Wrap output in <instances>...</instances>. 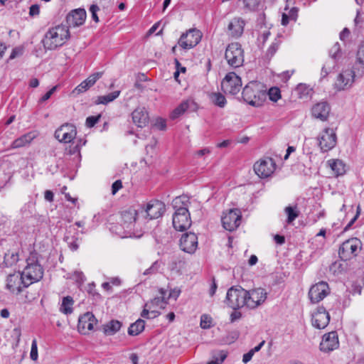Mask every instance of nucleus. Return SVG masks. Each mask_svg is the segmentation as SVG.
<instances>
[{
    "label": "nucleus",
    "instance_id": "obj_1",
    "mask_svg": "<svg viewBox=\"0 0 364 364\" xmlns=\"http://www.w3.org/2000/svg\"><path fill=\"white\" fill-rule=\"evenodd\" d=\"M190 202L185 196H179L174 199L173 207L175 212L173 215L172 223L176 230L183 232L191 225V214L188 211Z\"/></svg>",
    "mask_w": 364,
    "mask_h": 364
},
{
    "label": "nucleus",
    "instance_id": "obj_2",
    "mask_svg": "<svg viewBox=\"0 0 364 364\" xmlns=\"http://www.w3.org/2000/svg\"><path fill=\"white\" fill-rule=\"evenodd\" d=\"M70 37L68 26L58 25L49 28L42 40V43L45 50H53L63 46Z\"/></svg>",
    "mask_w": 364,
    "mask_h": 364
},
{
    "label": "nucleus",
    "instance_id": "obj_3",
    "mask_svg": "<svg viewBox=\"0 0 364 364\" xmlns=\"http://www.w3.org/2000/svg\"><path fill=\"white\" fill-rule=\"evenodd\" d=\"M242 96L248 105L259 107L263 105L267 97V90L264 85L257 81H251L242 90Z\"/></svg>",
    "mask_w": 364,
    "mask_h": 364
},
{
    "label": "nucleus",
    "instance_id": "obj_4",
    "mask_svg": "<svg viewBox=\"0 0 364 364\" xmlns=\"http://www.w3.org/2000/svg\"><path fill=\"white\" fill-rule=\"evenodd\" d=\"M362 242L357 237L344 241L339 247L338 256L343 261H348L356 257L361 250Z\"/></svg>",
    "mask_w": 364,
    "mask_h": 364
},
{
    "label": "nucleus",
    "instance_id": "obj_5",
    "mask_svg": "<svg viewBox=\"0 0 364 364\" xmlns=\"http://www.w3.org/2000/svg\"><path fill=\"white\" fill-rule=\"evenodd\" d=\"M247 290L241 287H232L227 292L226 302L228 306L237 310L243 306H246Z\"/></svg>",
    "mask_w": 364,
    "mask_h": 364
},
{
    "label": "nucleus",
    "instance_id": "obj_6",
    "mask_svg": "<svg viewBox=\"0 0 364 364\" xmlns=\"http://www.w3.org/2000/svg\"><path fill=\"white\" fill-rule=\"evenodd\" d=\"M225 58L228 64L234 68H239L244 63V51L239 43H230L225 50Z\"/></svg>",
    "mask_w": 364,
    "mask_h": 364
},
{
    "label": "nucleus",
    "instance_id": "obj_7",
    "mask_svg": "<svg viewBox=\"0 0 364 364\" xmlns=\"http://www.w3.org/2000/svg\"><path fill=\"white\" fill-rule=\"evenodd\" d=\"M27 281L20 271L9 274L6 279V289L12 294H19L28 287Z\"/></svg>",
    "mask_w": 364,
    "mask_h": 364
},
{
    "label": "nucleus",
    "instance_id": "obj_8",
    "mask_svg": "<svg viewBox=\"0 0 364 364\" xmlns=\"http://www.w3.org/2000/svg\"><path fill=\"white\" fill-rule=\"evenodd\" d=\"M202 38L201 32L196 28H191L183 33L178 39V46L184 50H189L196 46Z\"/></svg>",
    "mask_w": 364,
    "mask_h": 364
},
{
    "label": "nucleus",
    "instance_id": "obj_9",
    "mask_svg": "<svg viewBox=\"0 0 364 364\" xmlns=\"http://www.w3.org/2000/svg\"><path fill=\"white\" fill-rule=\"evenodd\" d=\"M241 87V78L234 72L228 73L221 82L222 90L225 94L235 95L240 92Z\"/></svg>",
    "mask_w": 364,
    "mask_h": 364
},
{
    "label": "nucleus",
    "instance_id": "obj_10",
    "mask_svg": "<svg viewBox=\"0 0 364 364\" xmlns=\"http://www.w3.org/2000/svg\"><path fill=\"white\" fill-rule=\"evenodd\" d=\"M318 146L322 152H327L335 147L337 136L333 129L326 128L318 136Z\"/></svg>",
    "mask_w": 364,
    "mask_h": 364
},
{
    "label": "nucleus",
    "instance_id": "obj_11",
    "mask_svg": "<svg viewBox=\"0 0 364 364\" xmlns=\"http://www.w3.org/2000/svg\"><path fill=\"white\" fill-rule=\"evenodd\" d=\"M329 294L330 288L328 284L326 282L321 281L311 287L308 294L311 302L317 304Z\"/></svg>",
    "mask_w": 364,
    "mask_h": 364
},
{
    "label": "nucleus",
    "instance_id": "obj_12",
    "mask_svg": "<svg viewBox=\"0 0 364 364\" xmlns=\"http://www.w3.org/2000/svg\"><path fill=\"white\" fill-rule=\"evenodd\" d=\"M242 214L239 209H230L221 218L223 228L232 232L240 225Z\"/></svg>",
    "mask_w": 364,
    "mask_h": 364
},
{
    "label": "nucleus",
    "instance_id": "obj_13",
    "mask_svg": "<svg viewBox=\"0 0 364 364\" xmlns=\"http://www.w3.org/2000/svg\"><path fill=\"white\" fill-rule=\"evenodd\" d=\"M54 135L60 142L70 143L76 137L77 129L75 125L65 123L55 130Z\"/></svg>",
    "mask_w": 364,
    "mask_h": 364
},
{
    "label": "nucleus",
    "instance_id": "obj_14",
    "mask_svg": "<svg viewBox=\"0 0 364 364\" xmlns=\"http://www.w3.org/2000/svg\"><path fill=\"white\" fill-rule=\"evenodd\" d=\"M246 306L249 309H255L264 302L267 299V292L264 289L257 288L247 291Z\"/></svg>",
    "mask_w": 364,
    "mask_h": 364
},
{
    "label": "nucleus",
    "instance_id": "obj_15",
    "mask_svg": "<svg viewBox=\"0 0 364 364\" xmlns=\"http://www.w3.org/2000/svg\"><path fill=\"white\" fill-rule=\"evenodd\" d=\"M198 237L192 232L183 233L180 239L181 250L185 252L193 254L198 248Z\"/></svg>",
    "mask_w": 364,
    "mask_h": 364
},
{
    "label": "nucleus",
    "instance_id": "obj_16",
    "mask_svg": "<svg viewBox=\"0 0 364 364\" xmlns=\"http://www.w3.org/2000/svg\"><path fill=\"white\" fill-rule=\"evenodd\" d=\"M22 275L25 277L28 286L39 282L43 277L44 270L41 265H26L22 272Z\"/></svg>",
    "mask_w": 364,
    "mask_h": 364
},
{
    "label": "nucleus",
    "instance_id": "obj_17",
    "mask_svg": "<svg viewBox=\"0 0 364 364\" xmlns=\"http://www.w3.org/2000/svg\"><path fill=\"white\" fill-rule=\"evenodd\" d=\"M339 346L338 337L336 331H331L322 337L319 348L322 352L329 353Z\"/></svg>",
    "mask_w": 364,
    "mask_h": 364
},
{
    "label": "nucleus",
    "instance_id": "obj_18",
    "mask_svg": "<svg viewBox=\"0 0 364 364\" xmlns=\"http://www.w3.org/2000/svg\"><path fill=\"white\" fill-rule=\"evenodd\" d=\"M165 210L164 203L158 200H151L146 204L144 210L145 217H148L150 220L157 219L163 215Z\"/></svg>",
    "mask_w": 364,
    "mask_h": 364
},
{
    "label": "nucleus",
    "instance_id": "obj_19",
    "mask_svg": "<svg viewBox=\"0 0 364 364\" xmlns=\"http://www.w3.org/2000/svg\"><path fill=\"white\" fill-rule=\"evenodd\" d=\"M330 321V315L323 306H318L312 315V325L318 329L325 328Z\"/></svg>",
    "mask_w": 364,
    "mask_h": 364
},
{
    "label": "nucleus",
    "instance_id": "obj_20",
    "mask_svg": "<svg viewBox=\"0 0 364 364\" xmlns=\"http://www.w3.org/2000/svg\"><path fill=\"white\" fill-rule=\"evenodd\" d=\"M254 171L260 178H267L274 171V162L272 159L261 160L254 164Z\"/></svg>",
    "mask_w": 364,
    "mask_h": 364
},
{
    "label": "nucleus",
    "instance_id": "obj_21",
    "mask_svg": "<svg viewBox=\"0 0 364 364\" xmlns=\"http://www.w3.org/2000/svg\"><path fill=\"white\" fill-rule=\"evenodd\" d=\"M355 71L350 69L343 70L338 76L336 82V87L339 90L350 88L354 82Z\"/></svg>",
    "mask_w": 364,
    "mask_h": 364
},
{
    "label": "nucleus",
    "instance_id": "obj_22",
    "mask_svg": "<svg viewBox=\"0 0 364 364\" xmlns=\"http://www.w3.org/2000/svg\"><path fill=\"white\" fill-rule=\"evenodd\" d=\"M97 323L94 314L92 312H86L81 315L78 319L77 328L80 333L86 334L92 331Z\"/></svg>",
    "mask_w": 364,
    "mask_h": 364
},
{
    "label": "nucleus",
    "instance_id": "obj_23",
    "mask_svg": "<svg viewBox=\"0 0 364 364\" xmlns=\"http://www.w3.org/2000/svg\"><path fill=\"white\" fill-rule=\"evenodd\" d=\"M86 19V11L84 9L72 10L66 16V26L77 27L82 26Z\"/></svg>",
    "mask_w": 364,
    "mask_h": 364
},
{
    "label": "nucleus",
    "instance_id": "obj_24",
    "mask_svg": "<svg viewBox=\"0 0 364 364\" xmlns=\"http://www.w3.org/2000/svg\"><path fill=\"white\" fill-rule=\"evenodd\" d=\"M136 215V210L133 208L124 210L120 215V222L122 223V225H124L126 231L130 232L133 235H134V228L135 225Z\"/></svg>",
    "mask_w": 364,
    "mask_h": 364
},
{
    "label": "nucleus",
    "instance_id": "obj_25",
    "mask_svg": "<svg viewBox=\"0 0 364 364\" xmlns=\"http://www.w3.org/2000/svg\"><path fill=\"white\" fill-rule=\"evenodd\" d=\"M245 22L242 18H234L228 26V33L232 38H237L244 31Z\"/></svg>",
    "mask_w": 364,
    "mask_h": 364
},
{
    "label": "nucleus",
    "instance_id": "obj_26",
    "mask_svg": "<svg viewBox=\"0 0 364 364\" xmlns=\"http://www.w3.org/2000/svg\"><path fill=\"white\" fill-rule=\"evenodd\" d=\"M331 111V107L327 102H320L313 106L312 116L321 121L327 120Z\"/></svg>",
    "mask_w": 364,
    "mask_h": 364
},
{
    "label": "nucleus",
    "instance_id": "obj_27",
    "mask_svg": "<svg viewBox=\"0 0 364 364\" xmlns=\"http://www.w3.org/2000/svg\"><path fill=\"white\" fill-rule=\"evenodd\" d=\"M133 122L139 127H145L149 122V114L144 107H137L132 114Z\"/></svg>",
    "mask_w": 364,
    "mask_h": 364
},
{
    "label": "nucleus",
    "instance_id": "obj_28",
    "mask_svg": "<svg viewBox=\"0 0 364 364\" xmlns=\"http://www.w3.org/2000/svg\"><path fill=\"white\" fill-rule=\"evenodd\" d=\"M77 235V230L70 226L64 236V241L72 251H76L79 248Z\"/></svg>",
    "mask_w": 364,
    "mask_h": 364
},
{
    "label": "nucleus",
    "instance_id": "obj_29",
    "mask_svg": "<svg viewBox=\"0 0 364 364\" xmlns=\"http://www.w3.org/2000/svg\"><path fill=\"white\" fill-rule=\"evenodd\" d=\"M109 230L116 235H118L119 237L122 238L125 237H132V234L130 232L126 231L124 225H122V223H109Z\"/></svg>",
    "mask_w": 364,
    "mask_h": 364
},
{
    "label": "nucleus",
    "instance_id": "obj_30",
    "mask_svg": "<svg viewBox=\"0 0 364 364\" xmlns=\"http://www.w3.org/2000/svg\"><path fill=\"white\" fill-rule=\"evenodd\" d=\"M328 166L336 176H342L346 173L345 164L340 159H330L327 161Z\"/></svg>",
    "mask_w": 364,
    "mask_h": 364
},
{
    "label": "nucleus",
    "instance_id": "obj_31",
    "mask_svg": "<svg viewBox=\"0 0 364 364\" xmlns=\"http://www.w3.org/2000/svg\"><path fill=\"white\" fill-rule=\"evenodd\" d=\"M34 139V136L31 133L25 134L15 139L11 145L12 149H18L29 144Z\"/></svg>",
    "mask_w": 364,
    "mask_h": 364
},
{
    "label": "nucleus",
    "instance_id": "obj_32",
    "mask_svg": "<svg viewBox=\"0 0 364 364\" xmlns=\"http://www.w3.org/2000/svg\"><path fill=\"white\" fill-rule=\"evenodd\" d=\"M122 327V323L118 320H111L103 326V331L107 336L115 334Z\"/></svg>",
    "mask_w": 364,
    "mask_h": 364
},
{
    "label": "nucleus",
    "instance_id": "obj_33",
    "mask_svg": "<svg viewBox=\"0 0 364 364\" xmlns=\"http://www.w3.org/2000/svg\"><path fill=\"white\" fill-rule=\"evenodd\" d=\"M354 69L359 71L361 70V74H364V43L359 46L356 55V63Z\"/></svg>",
    "mask_w": 364,
    "mask_h": 364
},
{
    "label": "nucleus",
    "instance_id": "obj_34",
    "mask_svg": "<svg viewBox=\"0 0 364 364\" xmlns=\"http://www.w3.org/2000/svg\"><path fill=\"white\" fill-rule=\"evenodd\" d=\"M144 327L145 321L139 318L130 325L128 328V334L129 336H137L144 330Z\"/></svg>",
    "mask_w": 364,
    "mask_h": 364
},
{
    "label": "nucleus",
    "instance_id": "obj_35",
    "mask_svg": "<svg viewBox=\"0 0 364 364\" xmlns=\"http://www.w3.org/2000/svg\"><path fill=\"white\" fill-rule=\"evenodd\" d=\"M18 253L16 251L9 250L4 254V267H9L16 264L18 261Z\"/></svg>",
    "mask_w": 364,
    "mask_h": 364
},
{
    "label": "nucleus",
    "instance_id": "obj_36",
    "mask_svg": "<svg viewBox=\"0 0 364 364\" xmlns=\"http://www.w3.org/2000/svg\"><path fill=\"white\" fill-rule=\"evenodd\" d=\"M120 95L119 90H116L112 92H110L106 95L98 96L97 100L95 101L96 105H107L109 102L114 101L117 99Z\"/></svg>",
    "mask_w": 364,
    "mask_h": 364
},
{
    "label": "nucleus",
    "instance_id": "obj_37",
    "mask_svg": "<svg viewBox=\"0 0 364 364\" xmlns=\"http://www.w3.org/2000/svg\"><path fill=\"white\" fill-rule=\"evenodd\" d=\"M74 304L73 299L70 296L63 297L60 311L64 314L68 315L73 313V305Z\"/></svg>",
    "mask_w": 364,
    "mask_h": 364
},
{
    "label": "nucleus",
    "instance_id": "obj_38",
    "mask_svg": "<svg viewBox=\"0 0 364 364\" xmlns=\"http://www.w3.org/2000/svg\"><path fill=\"white\" fill-rule=\"evenodd\" d=\"M298 16V9L296 7L291 8L288 14L283 13L282 16V25L287 26L290 21H296Z\"/></svg>",
    "mask_w": 364,
    "mask_h": 364
},
{
    "label": "nucleus",
    "instance_id": "obj_39",
    "mask_svg": "<svg viewBox=\"0 0 364 364\" xmlns=\"http://www.w3.org/2000/svg\"><path fill=\"white\" fill-rule=\"evenodd\" d=\"M284 212L287 215V223L289 224L291 223L299 215V210L296 205L294 206H287L284 208Z\"/></svg>",
    "mask_w": 364,
    "mask_h": 364
},
{
    "label": "nucleus",
    "instance_id": "obj_40",
    "mask_svg": "<svg viewBox=\"0 0 364 364\" xmlns=\"http://www.w3.org/2000/svg\"><path fill=\"white\" fill-rule=\"evenodd\" d=\"M159 293L161 294L160 297H155L151 300V304L154 306H159L160 308H165V306L168 304V299L165 297L166 290L161 288L159 289Z\"/></svg>",
    "mask_w": 364,
    "mask_h": 364
},
{
    "label": "nucleus",
    "instance_id": "obj_41",
    "mask_svg": "<svg viewBox=\"0 0 364 364\" xmlns=\"http://www.w3.org/2000/svg\"><path fill=\"white\" fill-rule=\"evenodd\" d=\"M188 108V102H181L171 114V118L174 119L183 114Z\"/></svg>",
    "mask_w": 364,
    "mask_h": 364
},
{
    "label": "nucleus",
    "instance_id": "obj_42",
    "mask_svg": "<svg viewBox=\"0 0 364 364\" xmlns=\"http://www.w3.org/2000/svg\"><path fill=\"white\" fill-rule=\"evenodd\" d=\"M211 100L214 105L220 107H224L227 102L225 96L220 92L213 93L211 95Z\"/></svg>",
    "mask_w": 364,
    "mask_h": 364
},
{
    "label": "nucleus",
    "instance_id": "obj_43",
    "mask_svg": "<svg viewBox=\"0 0 364 364\" xmlns=\"http://www.w3.org/2000/svg\"><path fill=\"white\" fill-rule=\"evenodd\" d=\"M86 141H84L82 144H75V146L70 145L69 148L66 149V151L69 155H76L78 158L80 157V149L82 146L85 145Z\"/></svg>",
    "mask_w": 364,
    "mask_h": 364
},
{
    "label": "nucleus",
    "instance_id": "obj_44",
    "mask_svg": "<svg viewBox=\"0 0 364 364\" xmlns=\"http://www.w3.org/2000/svg\"><path fill=\"white\" fill-rule=\"evenodd\" d=\"M267 94L269 100L273 102H277L278 100L281 98V91L279 88L277 87H271Z\"/></svg>",
    "mask_w": 364,
    "mask_h": 364
},
{
    "label": "nucleus",
    "instance_id": "obj_45",
    "mask_svg": "<svg viewBox=\"0 0 364 364\" xmlns=\"http://www.w3.org/2000/svg\"><path fill=\"white\" fill-rule=\"evenodd\" d=\"M38 254L36 252H31L28 256V257L26 259V265H41L38 260Z\"/></svg>",
    "mask_w": 364,
    "mask_h": 364
},
{
    "label": "nucleus",
    "instance_id": "obj_46",
    "mask_svg": "<svg viewBox=\"0 0 364 364\" xmlns=\"http://www.w3.org/2000/svg\"><path fill=\"white\" fill-rule=\"evenodd\" d=\"M102 75H103V72H97V73H93V74L90 75L84 81L87 83V85L89 87H91L92 85H95V83L97 82V80H99L100 77H102Z\"/></svg>",
    "mask_w": 364,
    "mask_h": 364
},
{
    "label": "nucleus",
    "instance_id": "obj_47",
    "mask_svg": "<svg viewBox=\"0 0 364 364\" xmlns=\"http://www.w3.org/2000/svg\"><path fill=\"white\" fill-rule=\"evenodd\" d=\"M212 318L206 314H203L200 317V327L203 329H208L211 327Z\"/></svg>",
    "mask_w": 364,
    "mask_h": 364
},
{
    "label": "nucleus",
    "instance_id": "obj_48",
    "mask_svg": "<svg viewBox=\"0 0 364 364\" xmlns=\"http://www.w3.org/2000/svg\"><path fill=\"white\" fill-rule=\"evenodd\" d=\"M329 55L333 58L336 59L341 55V46L339 43L336 42L332 48L329 50Z\"/></svg>",
    "mask_w": 364,
    "mask_h": 364
},
{
    "label": "nucleus",
    "instance_id": "obj_49",
    "mask_svg": "<svg viewBox=\"0 0 364 364\" xmlns=\"http://www.w3.org/2000/svg\"><path fill=\"white\" fill-rule=\"evenodd\" d=\"M245 7L250 11H255L257 9L260 0H243Z\"/></svg>",
    "mask_w": 364,
    "mask_h": 364
},
{
    "label": "nucleus",
    "instance_id": "obj_50",
    "mask_svg": "<svg viewBox=\"0 0 364 364\" xmlns=\"http://www.w3.org/2000/svg\"><path fill=\"white\" fill-rule=\"evenodd\" d=\"M161 267V263L159 261H155L151 266L146 269L144 272V275L154 274L158 272L159 268Z\"/></svg>",
    "mask_w": 364,
    "mask_h": 364
},
{
    "label": "nucleus",
    "instance_id": "obj_51",
    "mask_svg": "<svg viewBox=\"0 0 364 364\" xmlns=\"http://www.w3.org/2000/svg\"><path fill=\"white\" fill-rule=\"evenodd\" d=\"M101 118V114H98L97 116H90L86 119V126L87 127H93Z\"/></svg>",
    "mask_w": 364,
    "mask_h": 364
},
{
    "label": "nucleus",
    "instance_id": "obj_52",
    "mask_svg": "<svg viewBox=\"0 0 364 364\" xmlns=\"http://www.w3.org/2000/svg\"><path fill=\"white\" fill-rule=\"evenodd\" d=\"M30 357L33 360H36L38 359V347L36 338L32 341Z\"/></svg>",
    "mask_w": 364,
    "mask_h": 364
},
{
    "label": "nucleus",
    "instance_id": "obj_53",
    "mask_svg": "<svg viewBox=\"0 0 364 364\" xmlns=\"http://www.w3.org/2000/svg\"><path fill=\"white\" fill-rule=\"evenodd\" d=\"M100 10V8L96 4H92L90 7V11L92 14V18L93 21H95L96 23L99 22V18L97 14V12Z\"/></svg>",
    "mask_w": 364,
    "mask_h": 364
},
{
    "label": "nucleus",
    "instance_id": "obj_54",
    "mask_svg": "<svg viewBox=\"0 0 364 364\" xmlns=\"http://www.w3.org/2000/svg\"><path fill=\"white\" fill-rule=\"evenodd\" d=\"M57 87L54 86L50 90H48L44 95H43L40 99L38 102L39 103H43L46 100L50 98L51 95L55 92L56 90Z\"/></svg>",
    "mask_w": 364,
    "mask_h": 364
},
{
    "label": "nucleus",
    "instance_id": "obj_55",
    "mask_svg": "<svg viewBox=\"0 0 364 364\" xmlns=\"http://www.w3.org/2000/svg\"><path fill=\"white\" fill-rule=\"evenodd\" d=\"M90 87L87 85V83L85 81H82L79 85H77L73 92H77V94L82 93L87 91Z\"/></svg>",
    "mask_w": 364,
    "mask_h": 364
},
{
    "label": "nucleus",
    "instance_id": "obj_56",
    "mask_svg": "<svg viewBox=\"0 0 364 364\" xmlns=\"http://www.w3.org/2000/svg\"><path fill=\"white\" fill-rule=\"evenodd\" d=\"M360 212H361V208H360V205H358L357 206L355 215L350 220V221L348 223V224L345 227L344 230H348L353 225V224L356 221V220L359 217Z\"/></svg>",
    "mask_w": 364,
    "mask_h": 364
},
{
    "label": "nucleus",
    "instance_id": "obj_57",
    "mask_svg": "<svg viewBox=\"0 0 364 364\" xmlns=\"http://www.w3.org/2000/svg\"><path fill=\"white\" fill-rule=\"evenodd\" d=\"M279 48V43L277 42H273L271 46L269 47L267 55L269 57H272L274 53L277 52Z\"/></svg>",
    "mask_w": 364,
    "mask_h": 364
},
{
    "label": "nucleus",
    "instance_id": "obj_58",
    "mask_svg": "<svg viewBox=\"0 0 364 364\" xmlns=\"http://www.w3.org/2000/svg\"><path fill=\"white\" fill-rule=\"evenodd\" d=\"M218 355L220 356V360H215L214 359H213L212 360L209 361L207 364H222L228 356V352H221L218 354Z\"/></svg>",
    "mask_w": 364,
    "mask_h": 364
},
{
    "label": "nucleus",
    "instance_id": "obj_59",
    "mask_svg": "<svg viewBox=\"0 0 364 364\" xmlns=\"http://www.w3.org/2000/svg\"><path fill=\"white\" fill-rule=\"evenodd\" d=\"M154 126L159 130H164L166 127V120L162 118L156 119Z\"/></svg>",
    "mask_w": 364,
    "mask_h": 364
},
{
    "label": "nucleus",
    "instance_id": "obj_60",
    "mask_svg": "<svg viewBox=\"0 0 364 364\" xmlns=\"http://www.w3.org/2000/svg\"><path fill=\"white\" fill-rule=\"evenodd\" d=\"M122 188V183L121 180H117L112 183V193L114 195L120 188Z\"/></svg>",
    "mask_w": 364,
    "mask_h": 364
},
{
    "label": "nucleus",
    "instance_id": "obj_61",
    "mask_svg": "<svg viewBox=\"0 0 364 364\" xmlns=\"http://www.w3.org/2000/svg\"><path fill=\"white\" fill-rule=\"evenodd\" d=\"M40 13V8L38 4H33L29 9V15L31 16H38Z\"/></svg>",
    "mask_w": 364,
    "mask_h": 364
},
{
    "label": "nucleus",
    "instance_id": "obj_62",
    "mask_svg": "<svg viewBox=\"0 0 364 364\" xmlns=\"http://www.w3.org/2000/svg\"><path fill=\"white\" fill-rule=\"evenodd\" d=\"M180 294H181L180 289H171L169 292L168 296L166 299H168L169 298H173L175 300H176L178 299V297L179 296Z\"/></svg>",
    "mask_w": 364,
    "mask_h": 364
},
{
    "label": "nucleus",
    "instance_id": "obj_63",
    "mask_svg": "<svg viewBox=\"0 0 364 364\" xmlns=\"http://www.w3.org/2000/svg\"><path fill=\"white\" fill-rule=\"evenodd\" d=\"M242 317V314L240 311H237L236 310L232 312L230 314V322L233 323L235 321L240 319Z\"/></svg>",
    "mask_w": 364,
    "mask_h": 364
},
{
    "label": "nucleus",
    "instance_id": "obj_64",
    "mask_svg": "<svg viewBox=\"0 0 364 364\" xmlns=\"http://www.w3.org/2000/svg\"><path fill=\"white\" fill-rule=\"evenodd\" d=\"M253 355H254V353L251 350H249L247 353H245L243 355V356H242V362L244 363H248L249 361L251 360V359L252 358Z\"/></svg>",
    "mask_w": 364,
    "mask_h": 364
}]
</instances>
